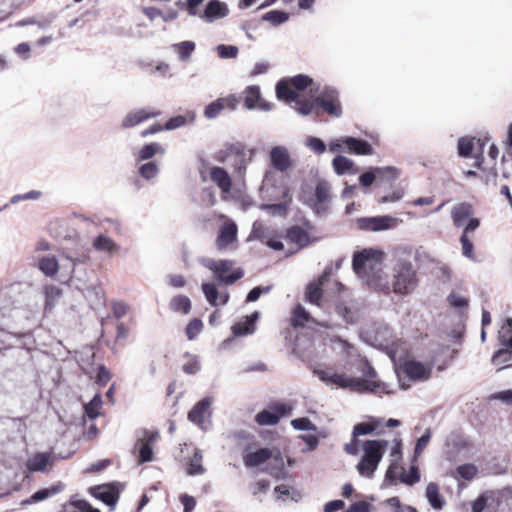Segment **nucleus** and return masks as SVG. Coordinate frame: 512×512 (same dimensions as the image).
Returning <instances> with one entry per match:
<instances>
[{"instance_id":"473e14b6","label":"nucleus","mask_w":512,"mask_h":512,"mask_svg":"<svg viewBox=\"0 0 512 512\" xmlns=\"http://www.w3.org/2000/svg\"><path fill=\"white\" fill-rule=\"evenodd\" d=\"M333 168L338 175L346 173L355 174L358 169L354 168V162L345 156L338 155L332 161Z\"/></svg>"},{"instance_id":"338daca9","label":"nucleus","mask_w":512,"mask_h":512,"mask_svg":"<svg viewBox=\"0 0 512 512\" xmlns=\"http://www.w3.org/2000/svg\"><path fill=\"white\" fill-rule=\"evenodd\" d=\"M111 378V372L104 365H101L97 371L96 382L101 386H105Z\"/></svg>"},{"instance_id":"09e8293b","label":"nucleus","mask_w":512,"mask_h":512,"mask_svg":"<svg viewBox=\"0 0 512 512\" xmlns=\"http://www.w3.org/2000/svg\"><path fill=\"white\" fill-rule=\"evenodd\" d=\"M130 333V329L124 323H119L117 326V332L115 336V341L113 345V349L122 348L126 345L127 339Z\"/></svg>"},{"instance_id":"5701e85b","label":"nucleus","mask_w":512,"mask_h":512,"mask_svg":"<svg viewBox=\"0 0 512 512\" xmlns=\"http://www.w3.org/2000/svg\"><path fill=\"white\" fill-rule=\"evenodd\" d=\"M394 219L390 216L371 217L359 219L358 224L361 229L371 231H381L389 229Z\"/></svg>"},{"instance_id":"dca6fc26","label":"nucleus","mask_w":512,"mask_h":512,"mask_svg":"<svg viewBox=\"0 0 512 512\" xmlns=\"http://www.w3.org/2000/svg\"><path fill=\"white\" fill-rule=\"evenodd\" d=\"M269 156L272 167L281 173L287 172L292 166L289 152L283 146L273 147Z\"/></svg>"},{"instance_id":"3c124183","label":"nucleus","mask_w":512,"mask_h":512,"mask_svg":"<svg viewBox=\"0 0 512 512\" xmlns=\"http://www.w3.org/2000/svg\"><path fill=\"white\" fill-rule=\"evenodd\" d=\"M474 148V138L462 137L458 141V153L462 157H469Z\"/></svg>"},{"instance_id":"cd10ccee","label":"nucleus","mask_w":512,"mask_h":512,"mask_svg":"<svg viewBox=\"0 0 512 512\" xmlns=\"http://www.w3.org/2000/svg\"><path fill=\"white\" fill-rule=\"evenodd\" d=\"M52 465L53 458L50 453H36L26 463V467L30 472H43L47 466Z\"/></svg>"},{"instance_id":"2f4dec72","label":"nucleus","mask_w":512,"mask_h":512,"mask_svg":"<svg viewBox=\"0 0 512 512\" xmlns=\"http://www.w3.org/2000/svg\"><path fill=\"white\" fill-rule=\"evenodd\" d=\"M96 491L95 496L106 505L113 506L118 501L119 493L112 486H99Z\"/></svg>"},{"instance_id":"37998d69","label":"nucleus","mask_w":512,"mask_h":512,"mask_svg":"<svg viewBox=\"0 0 512 512\" xmlns=\"http://www.w3.org/2000/svg\"><path fill=\"white\" fill-rule=\"evenodd\" d=\"M173 50L178 54L180 60H188L192 53L195 51L196 45L193 41H183L176 43L173 46Z\"/></svg>"},{"instance_id":"72a5a7b5","label":"nucleus","mask_w":512,"mask_h":512,"mask_svg":"<svg viewBox=\"0 0 512 512\" xmlns=\"http://www.w3.org/2000/svg\"><path fill=\"white\" fill-rule=\"evenodd\" d=\"M258 314L253 313L252 315L246 316L245 320L238 322L232 326V332L235 336H244L254 331V322L257 319Z\"/></svg>"},{"instance_id":"c85d7f7f","label":"nucleus","mask_w":512,"mask_h":512,"mask_svg":"<svg viewBox=\"0 0 512 512\" xmlns=\"http://www.w3.org/2000/svg\"><path fill=\"white\" fill-rule=\"evenodd\" d=\"M228 12V7L224 2L219 0H210L206 5L203 15L201 16L207 20H213L227 16Z\"/></svg>"},{"instance_id":"49530a36","label":"nucleus","mask_w":512,"mask_h":512,"mask_svg":"<svg viewBox=\"0 0 512 512\" xmlns=\"http://www.w3.org/2000/svg\"><path fill=\"white\" fill-rule=\"evenodd\" d=\"M294 102L296 103L297 112L300 113L301 115L306 116V115L315 113L316 116H319V109L315 103V100L314 101H310L307 99L298 100L296 98V100Z\"/></svg>"},{"instance_id":"e433bc0d","label":"nucleus","mask_w":512,"mask_h":512,"mask_svg":"<svg viewBox=\"0 0 512 512\" xmlns=\"http://www.w3.org/2000/svg\"><path fill=\"white\" fill-rule=\"evenodd\" d=\"M38 268L46 276L53 277L58 273L59 264L54 256H45L39 259Z\"/></svg>"},{"instance_id":"f257e3e1","label":"nucleus","mask_w":512,"mask_h":512,"mask_svg":"<svg viewBox=\"0 0 512 512\" xmlns=\"http://www.w3.org/2000/svg\"><path fill=\"white\" fill-rule=\"evenodd\" d=\"M382 260L383 252L380 250L373 248L363 249L354 254L352 267L358 276L366 279L370 287L388 294L390 287L379 274L382 270Z\"/></svg>"},{"instance_id":"e2e57ef3","label":"nucleus","mask_w":512,"mask_h":512,"mask_svg":"<svg viewBox=\"0 0 512 512\" xmlns=\"http://www.w3.org/2000/svg\"><path fill=\"white\" fill-rule=\"evenodd\" d=\"M217 51L221 58H234L238 54V48L233 45L221 44L217 47Z\"/></svg>"},{"instance_id":"f03ea898","label":"nucleus","mask_w":512,"mask_h":512,"mask_svg":"<svg viewBox=\"0 0 512 512\" xmlns=\"http://www.w3.org/2000/svg\"><path fill=\"white\" fill-rule=\"evenodd\" d=\"M392 290L396 294H410L417 286L416 271L410 262H399L393 270Z\"/></svg>"},{"instance_id":"13d9d810","label":"nucleus","mask_w":512,"mask_h":512,"mask_svg":"<svg viewBox=\"0 0 512 512\" xmlns=\"http://www.w3.org/2000/svg\"><path fill=\"white\" fill-rule=\"evenodd\" d=\"M376 429V425L372 423H358L353 428V437L357 438L362 435H368Z\"/></svg>"},{"instance_id":"9d476101","label":"nucleus","mask_w":512,"mask_h":512,"mask_svg":"<svg viewBox=\"0 0 512 512\" xmlns=\"http://www.w3.org/2000/svg\"><path fill=\"white\" fill-rule=\"evenodd\" d=\"M220 218L225 221L219 228L216 246L219 250H224L237 241L238 227L233 220L226 218L225 215H220Z\"/></svg>"},{"instance_id":"6e6d98bb","label":"nucleus","mask_w":512,"mask_h":512,"mask_svg":"<svg viewBox=\"0 0 512 512\" xmlns=\"http://www.w3.org/2000/svg\"><path fill=\"white\" fill-rule=\"evenodd\" d=\"M376 172L378 173V178L386 179V180H395L399 177L400 171L395 167H377Z\"/></svg>"},{"instance_id":"7ed1b4c3","label":"nucleus","mask_w":512,"mask_h":512,"mask_svg":"<svg viewBox=\"0 0 512 512\" xmlns=\"http://www.w3.org/2000/svg\"><path fill=\"white\" fill-rule=\"evenodd\" d=\"M207 268L214 278L224 285H232L244 276L242 268H235V261L230 259L211 260Z\"/></svg>"},{"instance_id":"ea45409f","label":"nucleus","mask_w":512,"mask_h":512,"mask_svg":"<svg viewBox=\"0 0 512 512\" xmlns=\"http://www.w3.org/2000/svg\"><path fill=\"white\" fill-rule=\"evenodd\" d=\"M164 148L156 142L145 144L138 152L137 161H145L153 158L157 153L164 154Z\"/></svg>"},{"instance_id":"de8ad7c7","label":"nucleus","mask_w":512,"mask_h":512,"mask_svg":"<svg viewBox=\"0 0 512 512\" xmlns=\"http://www.w3.org/2000/svg\"><path fill=\"white\" fill-rule=\"evenodd\" d=\"M93 246L96 250L107 251L110 253L117 250L118 248L116 243L111 238L104 235L96 237L93 242Z\"/></svg>"},{"instance_id":"a878e982","label":"nucleus","mask_w":512,"mask_h":512,"mask_svg":"<svg viewBox=\"0 0 512 512\" xmlns=\"http://www.w3.org/2000/svg\"><path fill=\"white\" fill-rule=\"evenodd\" d=\"M306 323H313L323 327H328L327 325L317 322L301 304H297L292 310L290 324L294 328H300L304 327Z\"/></svg>"},{"instance_id":"7c9ffc66","label":"nucleus","mask_w":512,"mask_h":512,"mask_svg":"<svg viewBox=\"0 0 512 512\" xmlns=\"http://www.w3.org/2000/svg\"><path fill=\"white\" fill-rule=\"evenodd\" d=\"M63 487H64V485L59 482L55 485H52L49 488L40 489V490L36 491L30 498L23 500L21 504L27 505V504L45 500V499L61 492L63 490Z\"/></svg>"},{"instance_id":"4c0bfd02","label":"nucleus","mask_w":512,"mask_h":512,"mask_svg":"<svg viewBox=\"0 0 512 512\" xmlns=\"http://www.w3.org/2000/svg\"><path fill=\"white\" fill-rule=\"evenodd\" d=\"M195 113L188 111L185 115H177L170 118L164 125L165 130H174L180 128L188 123H193L195 120Z\"/></svg>"},{"instance_id":"20e7f679","label":"nucleus","mask_w":512,"mask_h":512,"mask_svg":"<svg viewBox=\"0 0 512 512\" xmlns=\"http://www.w3.org/2000/svg\"><path fill=\"white\" fill-rule=\"evenodd\" d=\"M313 83L312 78L299 74L289 79H282L276 85L278 99L293 102L298 98V91H304Z\"/></svg>"},{"instance_id":"4be33fe9","label":"nucleus","mask_w":512,"mask_h":512,"mask_svg":"<svg viewBox=\"0 0 512 512\" xmlns=\"http://www.w3.org/2000/svg\"><path fill=\"white\" fill-rule=\"evenodd\" d=\"M201 288L211 306L225 305L230 299L229 293L227 291L219 293L214 283H203Z\"/></svg>"},{"instance_id":"69168bd1","label":"nucleus","mask_w":512,"mask_h":512,"mask_svg":"<svg viewBox=\"0 0 512 512\" xmlns=\"http://www.w3.org/2000/svg\"><path fill=\"white\" fill-rule=\"evenodd\" d=\"M335 310L339 316H341L346 323H353V317L350 308L343 302L337 303Z\"/></svg>"},{"instance_id":"774afa93","label":"nucleus","mask_w":512,"mask_h":512,"mask_svg":"<svg viewBox=\"0 0 512 512\" xmlns=\"http://www.w3.org/2000/svg\"><path fill=\"white\" fill-rule=\"evenodd\" d=\"M376 178H378V173L376 172L375 168L373 170L363 173L359 177V182L363 187H369L373 184Z\"/></svg>"},{"instance_id":"0e129e2a","label":"nucleus","mask_w":512,"mask_h":512,"mask_svg":"<svg viewBox=\"0 0 512 512\" xmlns=\"http://www.w3.org/2000/svg\"><path fill=\"white\" fill-rule=\"evenodd\" d=\"M307 146L316 154H323L326 151L325 143L317 137H310L307 140Z\"/></svg>"},{"instance_id":"0eeeda50","label":"nucleus","mask_w":512,"mask_h":512,"mask_svg":"<svg viewBox=\"0 0 512 512\" xmlns=\"http://www.w3.org/2000/svg\"><path fill=\"white\" fill-rule=\"evenodd\" d=\"M315 103L328 115L339 118L342 115V105L339 93L334 89H325L315 98Z\"/></svg>"},{"instance_id":"8fccbe9b","label":"nucleus","mask_w":512,"mask_h":512,"mask_svg":"<svg viewBox=\"0 0 512 512\" xmlns=\"http://www.w3.org/2000/svg\"><path fill=\"white\" fill-rule=\"evenodd\" d=\"M138 172L142 178H144L146 180H150V179L156 177V175L159 172V168H158V165L154 161H150L145 164H142L139 167Z\"/></svg>"},{"instance_id":"58836bf2","label":"nucleus","mask_w":512,"mask_h":512,"mask_svg":"<svg viewBox=\"0 0 512 512\" xmlns=\"http://www.w3.org/2000/svg\"><path fill=\"white\" fill-rule=\"evenodd\" d=\"M169 306L174 312L188 314L191 311L192 304L189 297L185 295H176L171 299Z\"/></svg>"},{"instance_id":"1a4fd4ad","label":"nucleus","mask_w":512,"mask_h":512,"mask_svg":"<svg viewBox=\"0 0 512 512\" xmlns=\"http://www.w3.org/2000/svg\"><path fill=\"white\" fill-rule=\"evenodd\" d=\"M159 438L157 431L145 430L143 437L135 443V450L138 452V462L146 463L153 460V445Z\"/></svg>"},{"instance_id":"ddd939ff","label":"nucleus","mask_w":512,"mask_h":512,"mask_svg":"<svg viewBox=\"0 0 512 512\" xmlns=\"http://www.w3.org/2000/svg\"><path fill=\"white\" fill-rule=\"evenodd\" d=\"M350 389L364 393L371 392L377 395L389 394L388 385L380 380H367L363 378H351Z\"/></svg>"},{"instance_id":"c756f323","label":"nucleus","mask_w":512,"mask_h":512,"mask_svg":"<svg viewBox=\"0 0 512 512\" xmlns=\"http://www.w3.org/2000/svg\"><path fill=\"white\" fill-rule=\"evenodd\" d=\"M286 239L298 246V248L306 247L310 242V237L307 231L299 226H292L286 232Z\"/></svg>"},{"instance_id":"a211bd4d","label":"nucleus","mask_w":512,"mask_h":512,"mask_svg":"<svg viewBox=\"0 0 512 512\" xmlns=\"http://www.w3.org/2000/svg\"><path fill=\"white\" fill-rule=\"evenodd\" d=\"M330 200V185L326 181H318L316 188H315V194L312 198L309 199L308 204L311 208H313L316 211H319L321 209L325 208V205Z\"/></svg>"},{"instance_id":"603ef678","label":"nucleus","mask_w":512,"mask_h":512,"mask_svg":"<svg viewBox=\"0 0 512 512\" xmlns=\"http://www.w3.org/2000/svg\"><path fill=\"white\" fill-rule=\"evenodd\" d=\"M431 435L429 431H426L418 440L414 448L413 462H418L419 456L427 447L430 441Z\"/></svg>"},{"instance_id":"6ab92c4d","label":"nucleus","mask_w":512,"mask_h":512,"mask_svg":"<svg viewBox=\"0 0 512 512\" xmlns=\"http://www.w3.org/2000/svg\"><path fill=\"white\" fill-rule=\"evenodd\" d=\"M388 442L386 440H366L363 443V457L377 463L383 458Z\"/></svg>"},{"instance_id":"9b49d317","label":"nucleus","mask_w":512,"mask_h":512,"mask_svg":"<svg viewBox=\"0 0 512 512\" xmlns=\"http://www.w3.org/2000/svg\"><path fill=\"white\" fill-rule=\"evenodd\" d=\"M402 372L412 381H426L432 374V365L416 360H406L400 366Z\"/></svg>"},{"instance_id":"b1692460","label":"nucleus","mask_w":512,"mask_h":512,"mask_svg":"<svg viewBox=\"0 0 512 512\" xmlns=\"http://www.w3.org/2000/svg\"><path fill=\"white\" fill-rule=\"evenodd\" d=\"M211 406V400L209 398H203L198 403L194 405V407L188 413L189 421L194 424L203 427L205 423V418L209 414V409Z\"/></svg>"},{"instance_id":"6e6552de","label":"nucleus","mask_w":512,"mask_h":512,"mask_svg":"<svg viewBox=\"0 0 512 512\" xmlns=\"http://www.w3.org/2000/svg\"><path fill=\"white\" fill-rule=\"evenodd\" d=\"M292 408L285 403H274L269 409H264L256 414L255 421L260 426L276 425L282 417L289 415Z\"/></svg>"},{"instance_id":"f8f14e48","label":"nucleus","mask_w":512,"mask_h":512,"mask_svg":"<svg viewBox=\"0 0 512 512\" xmlns=\"http://www.w3.org/2000/svg\"><path fill=\"white\" fill-rule=\"evenodd\" d=\"M238 104L239 100L234 95L220 97L206 106L204 115L209 119H213L219 116L224 110L234 111Z\"/></svg>"},{"instance_id":"423d86ee","label":"nucleus","mask_w":512,"mask_h":512,"mask_svg":"<svg viewBox=\"0 0 512 512\" xmlns=\"http://www.w3.org/2000/svg\"><path fill=\"white\" fill-rule=\"evenodd\" d=\"M179 460L186 466L188 475H200L205 472L202 466V454L192 443H184L181 445Z\"/></svg>"},{"instance_id":"a18cd8bd","label":"nucleus","mask_w":512,"mask_h":512,"mask_svg":"<svg viewBox=\"0 0 512 512\" xmlns=\"http://www.w3.org/2000/svg\"><path fill=\"white\" fill-rule=\"evenodd\" d=\"M289 19V14L280 10H271L262 16V20L278 26L285 23Z\"/></svg>"},{"instance_id":"c03bdc74","label":"nucleus","mask_w":512,"mask_h":512,"mask_svg":"<svg viewBox=\"0 0 512 512\" xmlns=\"http://www.w3.org/2000/svg\"><path fill=\"white\" fill-rule=\"evenodd\" d=\"M378 465L379 463L366 459L362 456L361 460L356 466V469L361 476L371 478L374 472L376 471Z\"/></svg>"},{"instance_id":"2eb2a0df","label":"nucleus","mask_w":512,"mask_h":512,"mask_svg":"<svg viewBox=\"0 0 512 512\" xmlns=\"http://www.w3.org/2000/svg\"><path fill=\"white\" fill-rule=\"evenodd\" d=\"M451 219L454 227L464 228L471 219H477L474 217L473 205L469 202L454 205L451 209Z\"/></svg>"},{"instance_id":"4468645a","label":"nucleus","mask_w":512,"mask_h":512,"mask_svg":"<svg viewBox=\"0 0 512 512\" xmlns=\"http://www.w3.org/2000/svg\"><path fill=\"white\" fill-rule=\"evenodd\" d=\"M161 115V111L154 108H142L129 112L122 121V128H132L152 118Z\"/></svg>"},{"instance_id":"bf43d9fd","label":"nucleus","mask_w":512,"mask_h":512,"mask_svg":"<svg viewBox=\"0 0 512 512\" xmlns=\"http://www.w3.org/2000/svg\"><path fill=\"white\" fill-rule=\"evenodd\" d=\"M351 378L345 374L332 373L329 377V382L342 388H350Z\"/></svg>"},{"instance_id":"f704fd0d","label":"nucleus","mask_w":512,"mask_h":512,"mask_svg":"<svg viewBox=\"0 0 512 512\" xmlns=\"http://www.w3.org/2000/svg\"><path fill=\"white\" fill-rule=\"evenodd\" d=\"M426 497L430 505L437 510L443 508L445 501L440 495L439 486L435 482H430L426 487Z\"/></svg>"},{"instance_id":"aec40b11","label":"nucleus","mask_w":512,"mask_h":512,"mask_svg":"<svg viewBox=\"0 0 512 512\" xmlns=\"http://www.w3.org/2000/svg\"><path fill=\"white\" fill-rule=\"evenodd\" d=\"M244 105L247 109L270 110L271 105L261 98L259 86H248L244 90Z\"/></svg>"},{"instance_id":"412c9836","label":"nucleus","mask_w":512,"mask_h":512,"mask_svg":"<svg viewBox=\"0 0 512 512\" xmlns=\"http://www.w3.org/2000/svg\"><path fill=\"white\" fill-rule=\"evenodd\" d=\"M480 225L479 219H471L462 231V235L460 237V243L462 246V254L469 258L475 259L474 255V245L470 239V233H472L475 229H477Z\"/></svg>"},{"instance_id":"f3484780","label":"nucleus","mask_w":512,"mask_h":512,"mask_svg":"<svg viewBox=\"0 0 512 512\" xmlns=\"http://www.w3.org/2000/svg\"><path fill=\"white\" fill-rule=\"evenodd\" d=\"M250 448L251 446H247L243 453V463L248 468L260 466L272 457V450L269 448H259L249 452Z\"/></svg>"},{"instance_id":"393cba45","label":"nucleus","mask_w":512,"mask_h":512,"mask_svg":"<svg viewBox=\"0 0 512 512\" xmlns=\"http://www.w3.org/2000/svg\"><path fill=\"white\" fill-rule=\"evenodd\" d=\"M325 282L326 276H321L316 281L309 283L305 291V300L320 307Z\"/></svg>"},{"instance_id":"680f3d73","label":"nucleus","mask_w":512,"mask_h":512,"mask_svg":"<svg viewBox=\"0 0 512 512\" xmlns=\"http://www.w3.org/2000/svg\"><path fill=\"white\" fill-rule=\"evenodd\" d=\"M512 360V353L507 349L498 350L492 357V362L495 365L505 364Z\"/></svg>"},{"instance_id":"79ce46f5","label":"nucleus","mask_w":512,"mask_h":512,"mask_svg":"<svg viewBox=\"0 0 512 512\" xmlns=\"http://www.w3.org/2000/svg\"><path fill=\"white\" fill-rule=\"evenodd\" d=\"M63 291L56 285H46L44 287L45 309H52L56 302L61 298Z\"/></svg>"},{"instance_id":"39448f33","label":"nucleus","mask_w":512,"mask_h":512,"mask_svg":"<svg viewBox=\"0 0 512 512\" xmlns=\"http://www.w3.org/2000/svg\"><path fill=\"white\" fill-rule=\"evenodd\" d=\"M201 179L205 181L207 176L221 190L222 195L229 194L232 189V179L228 172L219 166H209L203 162L199 170Z\"/></svg>"},{"instance_id":"052dcab7","label":"nucleus","mask_w":512,"mask_h":512,"mask_svg":"<svg viewBox=\"0 0 512 512\" xmlns=\"http://www.w3.org/2000/svg\"><path fill=\"white\" fill-rule=\"evenodd\" d=\"M448 302L450 303L451 306H453L455 308H459V309L465 308L469 304V301L467 298H465L455 292H452L451 294H449Z\"/></svg>"},{"instance_id":"c9c22d12","label":"nucleus","mask_w":512,"mask_h":512,"mask_svg":"<svg viewBox=\"0 0 512 512\" xmlns=\"http://www.w3.org/2000/svg\"><path fill=\"white\" fill-rule=\"evenodd\" d=\"M420 478H421V475H420L418 462L412 461L408 473H406L405 469L403 467H401V474L399 476V480L401 483L406 484L408 486H413L420 481Z\"/></svg>"},{"instance_id":"4d7b16f0","label":"nucleus","mask_w":512,"mask_h":512,"mask_svg":"<svg viewBox=\"0 0 512 512\" xmlns=\"http://www.w3.org/2000/svg\"><path fill=\"white\" fill-rule=\"evenodd\" d=\"M457 473L465 480H472L477 474V468L473 464H463L457 468Z\"/></svg>"},{"instance_id":"a19ab883","label":"nucleus","mask_w":512,"mask_h":512,"mask_svg":"<svg viewBox=\"0 0 512 512\" xmlns=\"http://www.w3.org/2000/svg\"><path fill=\"white\" fill-rule=\"evenodd\" d=\"M103 405L102 397L97 393L90 402L84 405V413L89 419H96L101 415Z\"/></svg>"},{"instance_id":"bb28decb","label":"nucleus","mask_w":512,"mask_h":512,"mask_svg":"<svg viewBox=\"0 0 512 512\" xmlns=\"http://www.w3.org/2000/svg\"><path fill=\"white\" fill-rule=\"evenodd\" d=\"M343 142L345 143V147L349 153L356 155H372L374 153L371 144L365 140L354 137H345L343 138Z\"/></svg>"},{"instance_id":"5fc2aeb1","label":"nucleus","mask_w":512,"mask_h":512,"mask_svg":"<svg viewBox=\"0 0 512 512\" xmlns=\"http://www.w3.org/2000/svg\"><path fill=\"white\" fill-rule=\"evenodd\" d=\"M291 425L296 430H317V426L307 417L293 419Z\"/></svg>"},{"instance_id":"864d4df0","label":"nucleus","mask_w":512,"mask_h":512,"mask_svg":"<svg viewBox=\"0 0 512 512\" xmlns=\"http://www.w3.org/2000/svg\"><path fill=\"white\" fill-rule=\"evenodd\" d=\"M203 322L200 319H192L186 327V336L189 340H193L203 330Z\"/></svg>"}]
</instances>
